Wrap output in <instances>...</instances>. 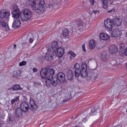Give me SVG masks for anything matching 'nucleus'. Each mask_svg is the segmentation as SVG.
<instances>
[{
	"instance_id": "nucleus-30",
	"label": "nucleus",
	"mask_w": 127,
	"mask_h": 127,
	"mask_svg": "<svg viewBox=\"0 0 127 127\" xmlns=\"http://www.w3.org/2000/svg\"><path fill=\"white\" fill-rule=\"evenodd\" d=\"M51 76H50V78L48 79V77L46 78L45 82L46 85L47 86H50L51 84V79L50 80V77Z\"/></svg>"
},
{
	"instance_id": "nucleus-55",
	"label": "nucleus",
	"mask_w": 127,
	"mask_h": 127,
	"mask_svg": "<svg viewBox=\"0 0 127 127\" xmlns=\"http://www.w3.org/2000/svg\"><path fill=\"white\" fill-rule=\"evenodd\" d=\"M116 127V126H114L113 127Z\"/></svg>"
},
{
	"instance_id": "nucleus-11",
	"label": "nucleus",
	"mask_w": 127,
	"mask_h": 127,
	"mask_svg": "<svg viewBox=\"0 0 127 127\" xmlns=\"http://www.w3.org/2000/svg\"><path fill=\"white\" fill-rule=\"evenodd\" d=\"M74 69L75 70V74L76 77H78L79 76V73L81 70L80 68V65L78 63L75 64L74 66Z\"/></svg>"
},
{
	"instance_id": "nucleus-45",
	"label": "nucleus",
	"mask_w": 127,
	"mask_h": 127,
	"mask_svg": "<svg viewBox=\"0 0 127 127\" xmlns=\"http://www.w3.org/2000/svg\"><path fill=\"white\" fill-rule=\"evenodd\" d=\"M37 71V69L36 68H34L33 69V72H36Z\"/></svg>"
},
{
	"instance_id": "nucleus-18",
	"label": "nucleus",
	"mask_w": 127,
	"mask_h": 127,
	"mask_svg": "<svg viewBox=\"0 0 127 127\" xmlns=\"http://www.w3.org/2000/svg\"><path fill=\"white\" fill-rule=\"evenodd\" d=\"M52 76L51 77V84L53 86H55L58 84L59 81L58 80L56 77H53Z\"/></svg>"
},
{
	"instance_id": "nucleus-46",
	"label": "nucleus",
	"mask_w": 127,
	"mask_h": 127,
	"mask_svg": "<svg viewBox=\"0 0 127 127\" xmlns=\"http://www.w3.org/2000/svg\"><path fill=\"white\" fill-rule=\"evenodd\" d=\"M85 44H84L83 45H82V47L83 48V50L84 51H86V50L85 48Z\"/></svg>"
},
{
	"instance_id": "nucleus-31",
	"label": "nucleus",
	"mask_w": 127,
	"mask_h": 127,
	"mask_svg": "<svg viewBox=\"0 0 127 127\" xmlns=\"http://www.w3.org/2000/svg\"><path fill=\"white\" fill-rule=\"evenodd\" d=\"M119 47L120 52H122L124 49L125 48V45L124 43H121L119 44Z\"/></svg>"
},
{
	"instance_id": "nucleus-21",
	"label": "nucleus",
	"mask_w": 127,
	"mask_h": 127,
	"mask_svg": "<svg viewBox=\"0 0 127 127\" xmlns=\"http://www.w3.org/2000/svg\"><path fill=\"white\" fill-rule=\"evenodd\" d=\"M67 76L68 80H72L73 79L74 75L73 71L71 70H69L67 72Z\"/></svg>"
},
{
	"instance_id": "nucleus-56",
	"label": "nucleus",
	"mask_w": 127,
	"mask_h": 127,
	"mask_svg": "<svg viewBox=\"0 0 127 127\" xmlns=\"http://www.w3.org/2000/svg\"><path fill=\"white\" fill-rule=\"evenodd\" d=\"M122 125L121 126V127H122Z\"/></svg>"
},
{
	"instance_id": "nucleus-54",
	"label": "nucleus",
	"mask_w": 127,
	"mask_h": 127,
	"mask_svg": "<svg viewBox=\"0 0 127 127\" xmlns=\"http://www.w3.org/2000/svg\"><path fill=\"white\" fill-rule=\"evenodd\" d=\"M126 36L127 37V33L126 35Z\"/></svg>"
},
{
	"instance_id": "nucleus-38",
	"label": "nucleus",
	"mask_w": 127,
	"mask_h": 127,
	"mask_svg": "<svg viewBox=\"0 0 127 127\" xmlns=\"http://www.w3.org/2000/svg\"><path fill=\"white\" fill-rule=\"evenodd\" d=\"M26 64V62L23 61L20 62L19 64V65L20 66H22L25 65Z\"/></svg>"
},
{
	"instance_id": "nucleus-12",
	"label": "nucleus",
	"mask_w": 127,
	"mask_h": 127,
	"mask_svg": "<svg viewBox=\"0 0 127 127\" xmlns=\"http://www.w3.org/2000/svg\"><path fill=\"white\" fill-rule=\"evenodd\" d=\"M109 50L112 54H115L118 52V48L116 46L112 45L110 46Z\"/></svg>"
},
{
	"instance_id": "nucleus-3",
	"label": "nucleus",
	"mask_w": 127,
	"mask_h": 127,
	"mask_svg": "<svg viewBox=\"0 0 127 127\" xmlns=\"http://www.w3.org/2000/svg\"><path fill=\"white\" fill-rule=\"evenodd\" d=\"M32 13L28 9H25L21 12L20 18L23 21H27L31 17Z\"/></svg>"
},
{
	"instance_id": "nucleus-27",
	"label": "nucleus",
	"mask_w": 127,
	"mask_h": 127,
	"mask_svg": "<svg viewBox=\"0 0 127 127\" xmlns=\"http://www.w3.org/2000/svg\"><path fill=\"white\" fill-rule=\"evenodd\" d=\"M95 42L94 40L92 39L90 40L89 42V45L90 48L93 49L95 47Z\"/></svg>"
},
{
	"instance_id": "nucleus-26",
	"label": "nucleus",
	"mask_w": 127,
	"mask_h": 127,
	"mask_svg": "<svg viewBox=\"0 0 127 127\" xmlns=\"http://www.w3.org/2000/svg\"><path fill=\"white\" fill-rule=\"evenodd\" d=\"M80 72L79 73V75H81V76L85 77L87 75V70L84 69H82V70H81L79 71Z\"/></svg>"
},
{
	"instance_id": "nucleus-14",
	"label": "nucleus",
	"mask_w": 127,
	"mask_h": 127,
	"mask_svg": "<svg viewBox=\"0 0 127 127\" xmlns=\"http://www.w3.org/2000/svg\"><path fill=\"white\" fill-rule=\"evenodd\" d=\"M64 52V48H59L56 50V52H55L58 57H61L63 54Z\"/></svg>"
},
{
	"instance_id": "nucleus-37",
	"label": "nucleus",
	"mask_w": 127,
	"mask_h": 127,
	"mask_svg": "<svg viewBox=\"0 0 127 127\" xmlns=\"http://www.w3.org/2000/svg\"><path fill=\"white\" fill-rule=\"evenodd\" d=\"M44 59V58L42 57H40L38 59V60L40 63H42Z\"/></svg>"
},
{
	"instance_id": "nucleus-17",
	"label": "nucleus",
	"mask_w": 127,
	"mask_h": 127,
	"mask_svg": "<svg viewBox=\"0 0 127 127\" xmlns=\"http://www.w3.org/2000/svg\"><path fill=\"white\" fill-rule=\"evenodd\" d=\"M22 110L20 107H17L16 109L15 115L16 117L19 118L22 115Z\"/></svg>"
},
{
	"instance_id": "nucleus-2",
	"label": "nucleus",
	"mask_w": 127,
	"mask_h": 127,
	"mask_svg": "<svg viewBox=\"0 0 127 127\" xmlns=\"http://www.w3.org/2000/svg\"><path fill=\"white\" fill-rule=\"evenodd\" d=\"M55 71L53 69H49L48 68H46L43 67L41 69L40 74L42 79H45L47 77L50 78L55 73Z\"/></svg>"
},
{
	"instance_id": "nucleus-4",
	"label": "nucleus",
	"mask_w": 127,
	"mask_h": 127,
	"mask_svg": "<svg viewBox=\"0 0 127 127\" xmlns=\"http://www.w3.org/2000/svg\"><path fill=\"white\" fill-rule=\"evenodd\" d=\"M45 4L44 0H40L39 3L36 5L35 9L33 11V12L39 13L42 12L45 9Z\"/></svg>"
},
{
	"instance_id": "nucleus-40",
	"label": "nucleus",
	"mask_w": 127,
	"mask_h": 127,
	"mask_svg": "<svg viewBox=\"0 0 127 127\" xmlns=\"http://www.w3.org/2000/svg\"><path fill=\"white\" fill-rule=\"evenodd\" d=\"M97 12H99L97 10H93V12L91 13V15H92L94 14L95 15Z\"/></svg>"
},
{
	"instance_id": "nucleus-48",
	"label": "nucleus",
	"mask_w": 127,
	"mask_h": 127,
	"mask_svg": "<svg viewBox=\"0 0 127 127\" xmlns=\"http://www.w3.org/2000/svg\"><path fill=\"white\" fill-rule=\"evenodd\" d=\"M86 14L87 15V16H86V17H85L87 18H89V17H90V14H89V13L88 12V13H86Z\"/></svg>"
},
{
	"instance_id": "nucleus-5",
	"label": "nucleus",
	"mask_w": 127,
	"mask_h": 127,
	"mask_svg": "<svg viewBox=\"0 0 127 127\" xmlns=\"http://www.w3.org/2000/svg\"><path fill=\"white\" fill-rule=\"evenodd\" d=\"M113 19L109 18L106 19L104 21V26L105 28L109 31H111L114 26Z\"/></svg>"
},
{
	"instance_id": "nucleus-29",
	"label": "nucleus",
	"mask_w": 127,
	"mask_h": 127,
	"mask_svg": "<svg viewBox=\"0 0 127 127\" xmlns=\"http://www.w3.org/2000/svg\"><path fill=\"white\" fill-rule=\"evenodd\" d=\"M20 70H18L14 72V74L13 75V77L18 78L20 76Z\"/></svg>"
},
{
	"instance_id": "nucleus-41",
	"label": "nucleus",
	"mask_w": 127,
	"mask_h": 127,
	"mask_svg": "<svg viewBox=\"0 0 127 127\" xmlns=\"http://www.w3.org/2000/svg\"><path fill=\"white\" fill-rule=\"evenodd\" d=\"M46 50L47 51V52H49L50 51H52L51 50V47L50 46H48L46 47Z\"/></svg>"
},
{
	"instance_id": "nucleus-52",
	"label": "nucleus",
	"mask_w": 127,
	"mask_h": 127,
	"mask_svg": "<svg viewBox=\"0 0 127 127\" xmlns=\"http://www.w3.org/2000/svg\"><path fill=\"white\" fill-rule=\"evenodd\" d=\"M2 125V124L0 123V127H1Z\"/></svg>"
},
{
	"instance_id": "nucleus-10",
	"label": "nucleus",
	"mask_w": 127,
	"mask_h": 127,
	"mask_svg": "<svg viewBox=\"0 0 127 127\" xmlns=\"http://www.w3.org/2000/svg\"><path fill=\"white\" fill-rule=\"evenodd\" d=\"M65 74L63 72H60L57 75V78L59 81L63 83L65 80Z\"/></svg>"
},
{
	"instance_id": "nucleus-34",
	"label": "nucleus",
	"mask_w": 127,
	"mask_h": 127,
	"mask_svg": "<svg viewBox=\"0 0 127 127\" xmlns=\"http://www.w3.org/2000/svg\"><path fill=\"white\" fill-rule=\"evenodd\" d=\"M97 111L96 109H95V107L93 108L91 110L90 114L91 115H94L96 114V112Z\"/></svg>"
},
{
	"instance_id": "nucleus-1",
	"label": "nucleus",
	"mask_w": 127,
	"mask_h": 127,
	"mask_svg": "<svg viewBox=\"0 0 127 127\" xmlns=\"http://www.w3.org/2000/svg\"><path fill=\"white\" fill-rule=\"evenodd\" d=\"M20 107L22 111L25 112L28 111L29 109L32 111H34L37 108V105L33 100L30 101L29 102V105H28V102L23 101L20 104Z\"/></svg>"
},
{
	"instance_id": "nucleus-6",
	"label": "nucleus",
	"mask_w": 127,
	"mask_h": 127,
	"mask_svg": "<svg viewBox=\"0 0 127 127\" xmlns=\"http://www.w3.org/2000/svg\"><path fill=\"white\" fill-rule=\"evenodd\" d=\"M13 11L12 12L13 17L15 19L20 18V15L21 13L18 9V6L16 5H14L13 7Z\"/></svg>"
},
{
	"instance_id": "nucleus-7",
	"label": "nucleus",
	"mask_w": 127,
	"mask_h": 127,
	"mask_svg": "<svg viewBox=\"0 0 127 127\" xmlns=\"http://www.w3.org/2000/svg\"><path fill=\"white\" fill-rule=\"evenodd\" d=\"M87 76L89 77V79H92L94 78L95 79H96L97 77V73H95L91 69H90L88 71H87Z\"/></svg>"
},
{
	"instance_id": "nucleus-8",
	"label": "nucleus",
	"mask_w": 127,
	"mask_h": 127,
	"mask_svg": "<svg viewBox=\"0 0 127 127\" xmlns=\"http://www.w3.org/2000/svg\"><path fill=\"white\" fill-rule=\"evenodd\" d=\"M10 12L6 10H2L0 11V17L2 18H8L9 16Z\"/></svg>"
},
{
	"instance_id": "nucleus-20",
	"label": "nucleus",
	"mask_w": 127,
	"mask_h": 127,
	"mask_svg": "<svg viewBox=\"0 0 127 127\" xmlns=\"http://www.w3.org/2000/svg\"><path fill=\"white\" fill-rule=\"evenodd\" d=\"M58 42L55 41H53L52 43V47L54 52H56V50L58 47Z\"/></svg>"
},
{
	"instance_id": "nucleus-47",
	"label": "nucleus",
	"mask_w": 127,
	"mask_h": 127,
	"mask_svg": "<svg viewBox=\"0 0 127 127\" xmlns=\"http://www.w3.org/2000/svg\"><path fill=\"white\" fill-rule=\"evenodd\" d=\"M34 40V38H33V39L32 38H30L29 39V41L31 43H32V42Z\"/></svg>"
},
{
	"instance_id": "nucleus-36",
	"label": "nucleus",
	"mask_w": 127,
	"mask_h": 127,
	"mask_svg": "<svg viewBox=\"0 0 127 127\" xmlns=\"http://www.w3.org/2000/svg\"><path fill=\"white\" fill-rule=\"evenodd\" d=\"M81 68L82 69H85V70H87V65L85 63H83L81 66Z\"/></svg>"
},
{
	"instance_id": "nucleus-24",
	"label": "nucleus",
	"mask_w": 127,
	"mask_h": 127,
	"mask_svg": "<svg viewBox=\"0 0 127 127\" xmlns=\"http://www.w3.org/2000/svg\"><path fill=\"white\" fill-rule=\"evenodd\" d=\"M1 26L3 28H5L6 30H10L8 25H7V26H6V23L2 21L1 19L0 18V26Z\"/></svg>"
},
{
	"instance_id": "nucleus-19",
	"label": "nucleus",
	"mask_w": 127,
	"mask_h": 127,
	"mask_svg": "<svg viewBox=\"0 0 127 127\" xmlns=\"http://www.w3.org/2000/svg\"><path fill=\"white\" fill-rule=\"evenodd\" d=\"M100 39L102 40H107L109 39L110 36L109 35L104 33L100 34L99 35Z\"/></svg>"
},
{
	"instance_id": "nucleus-43",
	"label": "nucleus",
	"mask_w": 127,
	"mask_h": 127,
	"mask_svg": "<svg viewBox=\"0 0 127 127\" xmlns=\"http://www.w3.org/2000/svg\"><path fill=\"white\" fill-rule=\"evenodd\" d=\"M7 120L9 122L12 121V120L11 119V118L10 116H8L7 119Z\"/></svg>"
},
{
	"instance_id": "nucleus-25",
	"label": "nucleus",
	"mask_w": 127,
	"mask_h": 127,
	"mask_svg": "<svg viewBox=\"0 0 127 127\" xmlns=\"http://www.w3.org/2000/svg\"><path fill=\"white\" fill-rule=\"evenodd\" d=\"M29 5L31 6V8L33 11L35 9L36 6L35 0H29Z\"/></svg>"
},
{
	"instance_id": "nucleus-13",
	"label": "nucleus",
	"mask_w": 127,
	"mask_h": 127,
	"mask_svg": "<svg viewBox=\"0 0 127 127\" xmlns=\"http://www.w3.org/2000/svg\"><path fill=\"white\" fill-rule=\"evenodd\" d=\"M20 18L16 19L13 23L12 26L14 28L17 29L20 27Z\"/></svg>"
},
{
	"instance_id": "nucleus-28",
	"label": "nucleus",
	"mask_w": 127,
	"mask_h": 127,
	"mask_svg": "<svg viewBox=\"0 0 127 127\" xmlns=\"http://www.w3.org/2000/svg\"><path fill=\"white\" fill-rule=\"evenodd\" d=\"M11 88L13 90L15 91L21 90L22 89L20 86L18 84H15L13 85Z\"/></svg>"
},
{
	"instance_id": "nucleus-42",
	"label": "nucleus",
	"mask_w": 127,
	"mask_h": 127,
	"mask_svg": "<svg viewBox=\"0 0 127 127\" xmlns=\"http://www.w3.org/2000/svg\"><path fill=\"white\" fill-rule=\"evenodd\" d=\"M47 8L50 9V10H51L53 8V6L51 4H49Z\"/></svg>"
},
{
	"instance_id": "nucleus-50",
	"label": "nucleus",
	"mask_w": 127,
	"mask_h": 127,
	"mask_svg": "<svg viewBox=\"0 0 127 127\" xmlns=\"http://www.w3.org/2000/svg\"><path fill=\"white\" fill-rule=\"evenodd\" d=\"M13 47L14 48H16V45L15 44H14V45Z\"/></svg>"
},
{
	"instance_id": "nucleus-9",
	"label": "nucleus",
	"mask_w": 127,
	"mask_h": 127,
	"mask_svg": "<svg viewBox=\"0 0 127 127\" xmlns=\"http://www.w3.org/2000/svg\"><path fill=\"white\" fill-rule=\"evenodd\" d=\"M45 58L49 62H51L53 59L54 53L52 51L47 52L46 53Z\"/></svg>"
},
{
	"instance_id": "nucleus-53",
	"label": "nucleus",
	"mask_w": 127,
	"mask_h": 127,
	"mask_svg": "<svg viewBox=\"0 0 127 127\" xmlns=\"http://www.w3.org/2000/svg\"><path fill=\"white\" fill-rule=\"evenodd\" d=\"M74 127H80L79 126H75Z\"/></svg>"
},
{
	"instance_id": "nucleus-15",
	"label": "nucleus",
	"mask_w": 127,
	"mask_h": 127,
	"mask_svg": "<svg viewBox=\"0 0 127 127\" xmlns=\"http://www.w3.org/2000/svg\"><path fill=\"white\" fill-rule=\"evenodd\" d=\"M121 34V31L119 30L118 29L114 30L112 33V36L116 37L119 36Z\"/></svg>"
},
{
	"instance_id": "nucleus-44",
	"label": "nucleus",
	"mask_w": 127,
	"mask_h": 127,
	"mask_svg": "<svg viewBox=\"0 0 127 127\" xmlns=\"http://www.w3.org/2000/svg\"><path fill=\"white\" fill-rule=\"evenodd\" d=\"M89 0L91 4L92 5H93L94 3V0Z\"/></svg>"
},
{
	"instance_id": "nucleus-51",
	"label": "nucleus",
	"mask_w": 127,
	"mask_h": 127,
	"mask_svg": "<svg viewBox=\"0 0 127 127\" xmlns=\"http://www.w3.org/2000/svg\"><path fill=\"white\" fill-rule=\"evenodd\" d=\"M67 100H64V102H67Z\"/></svg>"
},
{
	"instance_id": "nucleus-16",
	"label": "nucleus",
	"mask_w": 127,
	"mask_h": 127,
	"mask_svg": "<svg viewBox=\"0 0 127 127\" xmlns=\"http://www.w3.org/2000/svg\"><path fill=\"white\" fill-rule=\"evenodd\" d=\"M114 25H115L116 26H119L121 25L122 23V20L121 19L118 18H116L113 20Z\"/></svg>"
},
{
	"instance_id": "nucleus-22",
	"label": "nucleus",
	"mask_w": 127,
	"mask_h": 127,
	"mask_svg": "<svg viewBox=\"0 0 127 127\" xmlns=\"http://www.w3.org/2000/svg\"><path fill=\"white\" fill-rule=\"evenodd\" d=\"M100 58L103 61H106L107 60L106 52L105 51H103L101 52L100 53Z\"/></svg>"
},
{
	"instance_id": "nucleus-23",
	"label": "nucleus",
	"mask_w": 127,
	"mask_h": 127,
	"mask_svg": "<svg viewBox=\"0 0 127 127\" xmlns=\"http://www.w3.org/2000/svg\"><path fill=\"white\" fill-rule=\"evenodd\" d=\"M76 24L77 27H75V25L73 26L72 28V30L73 31V30H75L78 29H80L78 28L80 26H83V24L81 21H78L76 22Z\"/></svg>"
},
{
	"instance_id": "nucleus-39",
	"label": "nucleus",
	"mask_w": 127,
	"mask_h": 127,
	"mask_svg": "<svg viewBox=\"0 0 127 127\" xmlns=\"http://www.w3.org/2000/svg\"><path fill=\"white\" fill-rule=\"evenodd\" d=\"M124 24L127 26V15L124 17Z\"/></svg>"
},
{
	"instance_id": "nucleus-35",
	"label": "nucleus",
	"mask_w": 127,
	"mask_h": 127,
	"mask_svg": "<svg viewBox=\"0 0 127 127\" xmlns=\"http://www.w3.org/2000/svg\"><path fill=\"white\" fill-rule=\"evenodd\" d=\"M19 97L18 96H16L11 101V103L12 104L14 103L15 102L17 101L18 100Z\"/></svg>"
},
{
	"instance_id": "nucleus-49",
	"label": "nucleus",
	"mask_w": 127,
	"mask_h": 127,
	"mask_svg": "<svg viewBox=\"0 0 127 127\" xmlns=\"http://www.w3.org/2000/svg\"><path fill=\"white\" fill-rule=\"evenodd\" d=\"M125 55L127 56V48L124 51Z\"/></svg>"
},
{
	"instance_id": "nucleus-33",
	"label": "nucleus",
	"mask_w": 127,
	"mask_h": 127,
	"mask_svg": "<svg viewBox=\"0 0 127 127\" xmlns=\"http://www.w3.org/2000/svg\"><path fill=\"white\" fill-rule=\"evenodd\" d=\"M68 54H69L70 55V58L71 59L74 57L76 56L75 54L71 51H69L68 52Z\"/></svg>"
},
{
	"instance_id": "nucleus-32",
	"label": "nucleus",
	"mask_w": 127,
	"mask_h": 127,
	"mask_svg": "<svg viewBox=\"0 0 127 127\" xmlns=\"http://www.w3.org/2000/svg\"><path fill=\"white\" fill-rule=\"evenodd\" d=\"M63 35L66 36H67L69 33V31L67 29H65L63 31Z\"/></svg>"
}]
</instances>
